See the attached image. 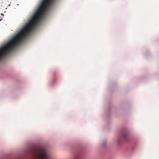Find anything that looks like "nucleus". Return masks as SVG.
<instances>
[{"label": "nucleus", "mask_w": 159, "mask_h": 159, "mask_svg": "<svg viewBox=\"0 0 159 159\" xmlns=\"http://www.w3.org/2000/svg\"><path fill=\"white\" fill-rule=\"evenodd\" d=\"M34 159H52V156L43 148L34 151Z\"/></svg>", "instance_id": "nucleus-1"}, {"label": "nucleus", "mask_w": 159, "mask_h": 159, "mask_svg": "<svg viewBox=\"0 0 159 159\" xmlns=\"http://www.w3.org/2000/svg\"><path fill=\"white\" fill-rule=\"evenodd\" d=\"M124 136L125 137V135H124Z\"/></svg>", "instance_id": "nucleus-2"}]
</instances>
